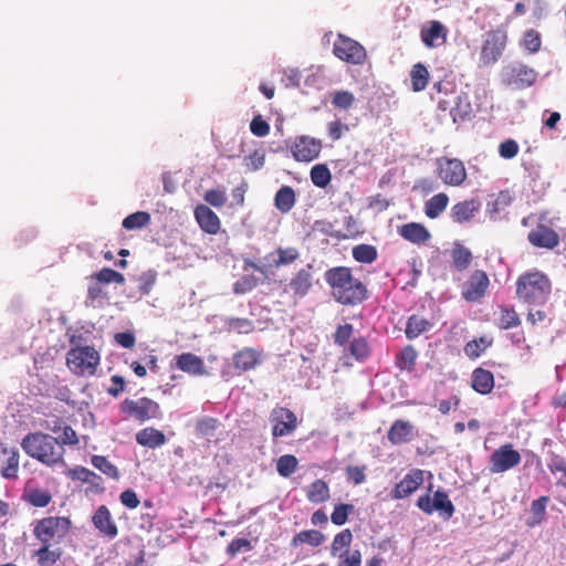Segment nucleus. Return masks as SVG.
I'll return each instance as SVG.
<instances>
[{"label":"nucleus","mask_w":566,"mask_h":566,"mask_svg":"<svg viewBox=\"0 0 566 566\" xmlns=\"http://www.w3.org/2000/svg\"><path fill=\"white\" fill-rule=\"evenodd\" d=\"M324 277L331 289V295L342 305L355 306L368 297L367 286L354 275L350 268H331Z\"/></svg>","instance_id":"obj_1"},{"label":"nucleus","mask_w":566,"mask_h":566,"mask_svg":"<svg viewBox=\"0 0 566 566\" xmlns=\"http://www.w3.org/2000/svg\"><path fill=\"white\" fill-rule=\"evenodd\" d=\"M21 446L28 455L48 467L65 465V449L48 433H29L23 438Z\"/></svg>","instance_id":"obj_2"},{"label":"nucleus","mask_w":566,"mask_h":566,"mask_svg":"<svg viewBox=\"0 0 566 566\" xmlns=\"http://www.w3.org/2000/svg\"><path fill=\"white\" fill-rule=\"evenodd\" d=\"M552 293V282L541 271L526 272L516 281V297L530 306L544 305Z\"/></svg>","instance_id":"obj_3"},{"label":"nucleus","mask_w":566,"mask_h":566,"mask_svg":"<svg viewBox=\"0 0 566 566\" xmlns=\"http://www.w3.org/2000/svg\"><path fill=\"white\" fill-rule=\"evenodd\" d=\"M101 361L99 353L93 346L72 347L66 354V365L76 376L91 377L96 374Z\"/></svg>","instance_id":"obj_4"},{"label":"nucleus","mask_w":566,"mask_h":566,"mask_svg":"<svg viewBox=\"0 0 566 566\" xmlns=\"http://www.w3.org/2000/svg\"><path fill=\"white\" fill-rule=\"evenodd\" d=\"M72 522L65 516H48L36 522L33 534L42 544H59L70 533Z\"/></svg>","instance_id":"obj_5"},{"label":"nucleus","mask_w":566,"mask_h":566,"mask_svg":"<svg viewBox=\"0 0 566 566\" xmlns=\"http://www.w3.org/2000/svg\"><path fill=\"white\" fill-rule=\"evenodd\" d=\"M506 43L507 32L504 28L488 31L480 53L482 64L485 66L495 64L501 59Z\"/></svg>","instance_id":"obj_6"},{"label":"nucleus","mask_w":566,"mask_h":566,"mask_svg":"<svg viewBox=\"0 0 566 566\" xmlns=\"http://www.w3.org/2000/svg\"><path fill=\"white\" fill-rule=\"evenodd\" d=\"M437 177L447 186L460 187L467 180V168L459 158L440 157L436 160Z\"/></svg>","instance_id":"obj_7"},{"label":"nucleus","mask_w":566,"mask_h":566,"mask_svg":"<svg viewBox=\"0 0 566 566\" xmlns=\"http://www.w3.org/2000/svg\"><path fill=\"white\" fill-rule=\"evenodd\" d=\"M537 78V72L523 63L507 65L502 71V82L513 90H525Z\"/></svg>","instance_id":"obj_8"},{"label":"nucleus","mask_w":566,"mask_h":566,"mask_svg":"<svg viewBox=\"0 0 566 566\" xmlns=\"http://www.w3.org/2000/svg\"><path fill=\"white\" fill-rule=\"evenodd\" d=\"M120 410L140 422L161 417L159 405L147 397L137 400L126 398L120 405Z\"/></svg>","instance_id":"obj_9"},{"label":"nucleus","mask_w":566,"mask_h":566,"mask_svg":"<svg viewBox=\"0 0 566 566\" xmlns=\"http://www.w3.org/2000/svg\"><path fill=\"white\" fill-rule=\"evenodd\" d=\"M522 461L521 453L512 443H505L496 448L489 460V471L492 474L504 473L517 467Z\"/></svg>","instance_id":"obj_10"},{"label":"nucleus","mask_w":566,"mask_h":566,"mask_svg":"<svg viewBox=\"0 0 566 566\" xmlns=\"http://www.w3.org/2000/svg\"><path fill=\"white\" fill-rule=\"evenodd\" d=\"M333 53L339 60L350 64H363L367 59L365 48L357 41L338 34L333 45Z\"/></svg>","instance_id":"obj_11"},{"label":"nucleus","mask_w":566,"mask_h":566,"mask_svg":"<svg viewBox=\"0 0 566 566\" xmlns=\"http://www.w3.org/2000/svg\"><path fill=\"white\" fill-rule=\"evenodd\" d=\"M417 506L428 515L437 511L446 520L451 518L455 512V507L448 494L441 490L434 492L432 500L429 494L419 496Z\"/></svg>","instance_id":"obj_12"},{"label":"nucleus","mask_w":566,"mask_h":566,"mask_svg":"<svg viewBox=\"0 0 566 566\" xmlns=\"http://www.w3.org/2000/svg\"><path fill=\"white\" fill-rule=\"evenodd\" d=\"M269 420L272 424L273 438L292 434L298 424L296 415L291 409L282 406H275L271 410Z\"/></svg>","instance_id":"obj_13"},{"label":"nucleus","mask_w":566,"mask_h":566,"mask_svg":"<svg viewBox=\"0 0 566 566\" xmlns=\"http://www.w3.org/2000/svg\"><path fill=\"white\" fill-rule=\"evenodd\" d=\"M490 279L485 271L474 270L461 290V296L467 302L475 303L483 298L489 290Z\"/></svg>","instance_id":"obj_14"},{"label":"nucleus","mask_w":566,"mask_h":566,"mask_svg":"<svg viewBox=\"0 0 566 566\" xmlns=\"http://www.w3.org/2000/svg\"><path fill=\"white\" fill-rule=\"evenodd\" d=\"M290 150L296 161L310 163L319 156L322 142L307 135L297 136L290 145Z\"/></svg>","instance_id":"obj_15"},{"label":"nucleus","mask_w":566,"mask_h":566,"mask_svg":"<svg viewBox=\"0 0 566 566\" xmlns=\"http://www.w3.org/2000/svg\"><path fill=\"white\" fill-rule=\"evenodd\" d=\"M314 286L313 265L307 264L293 274L284 287L285 293H291L295 300L305 297Z\"/></svg>","instance_id":"obj_16"},{"label":"nucleus","mask_w":566,"mask_h":566,"mask_svg":"<svg viewBox=\"0 0 566 566\" xmlns=\"http://www.w3.org/2000/svg\"><path fill=\"white\" fill-rule=\"evenodd\" d=\"M528 242L538 249L553 250L559 244L558 233L543 222V218L527 234Z\"/></svg>","instance_id":"obj_17"},{"label":"nucleus","mask_w":566,"mask_h":566,"mask_svg":"<svg viewBox=\"0 0 566 566\" xmlns=\"http://www.w3.org/2000/svg\"><path fill=\"white\" fill-rule=\"evenodd\" d=\"M422 483L423 471L420 469H412L395 485L390 492V497L392 500L406 499L415 493Z\"/></svg>","instance_id":"obj_18"},{"label":"nucleus","mask_w":566,"mask_h":566,"mask_svg":"<svg viewBox=\"0 0 566 566\" xmlns=\"http://www.w3.org/2000/svg\"><path fill=\"white\" fill-rule=\"evenodd\" d=\"M92 523L101 534L111 539L118 535V527L106 505H101L96 509L92 516Z\"/></svg>","instance_id":"obj_19"},{"label":"nucleus","mask_w":566,"mask_h":566,"mask_svg":"<svg viewBox=\"0 0 566 566\" xmlns=\"http://www.w3.org/2000/svg\"><path fill=\"white\" fill-rule=\"evenodd\" d=\"M67 476L73 481H80L88 485V491L102 493L104 491V481L94 471L76 465L67 471Z\"/></svg>","instance_id":"obj_20"},{"label":"nucleus","mask_w":566,"mask_h":566,"mask_svg":"<svg viewBox=\"0 0 566 566\" xmlns=\"http://www.w3.org/2000/svg\"><path fill=\"white\" fill-rule=\"evenodd\" d=\"M448 29L439 21L428 22L420 31L421 41L427 48H438L447 42Z\"/></svg>","instance_id":"obj_21"},{"label":"nucleus","mask_w":566,"mask_h":566,"mask_svg":"<svg viewBox=\"0 0 566 566\" xmlns=\"http://www.w3.org/2000/svg\"><path fill=\"white\" fill-rule=\"evenodd\" d=\"M398 234L406 241L421 245L431 239L430 231L419 222H408L397 227Z\"/></svg>","instance_id":"obj_22"},{"label":"nucleus","mask_w":566,"mask_h":566,"mask_svg":"<svg viewBox=\"0 0 566 566\" xmlns=\"http://www.w3.org/2000/svg\"><path fill=\"white\" fill-rule=\"evenodd\" d=\"M196 221L200 229L208 234H217L221 228V221L217 213L208 206L199 205L193 211Z\"/></svg>","instance_id":"obj_23"},{"label":"nucleus","mask_w":566,"mask_h":566,"mask_svg":"<svg viewBox=\"0 0 566 566\" xmlns=\"http://www.w3.org/2000/svg\"><path fill=\"white\" fill-rule=\"evenodd\" d=\"M19 471V451L15 448L0 446V472L6 479L17 478Z\"/></svg>","instance_id":"obj_24"},{"label":"nucleus","mask_w":566,"mask_h":566,"mask_svg":"<svg viewBox=\"0 0 566 566\" xmlns=\"http://www.w3.org/2000/svg\"><path fill=\"white\" fill-rule=\"evenodd\" d=\"M176 367L191 376H203L207 374L205 361L192 353H182L175 358Z\"/></svg>","instance_id":"obj_25"},{"label":"nucleus","mask_w":566,"mask_h":566,"mask_svg":"<svg viewBox=\"0 0 566 566\" xmlns=\"http://www.w3.org/2000/svg\"><path fill=\"white\" fill-rule=\"evenodd\" d=\"M387 438L394 446L407 443L413 438V426L407 420L398 419L390 426Z\"/></svg>","instance_id":"obj_26"},{"label":"nucleus","mask_w":566,"mask_h":566,"mask_svg":"<svg viewBox=\"0 0 566 566\" xmlns=\"http://www.w3.org/2000/svg\"><path fill=\"white\" fill-rule=\"evenodd\" d=\"M481 208L476 199H469L457 202L450 211L451 219L457 223H464L470 221Z\"/></svg>","instance_id":"obj_27"},{"label":"nucleus","mask_w":566,"mask_h":566,"mask_svg":"<svg viewBox=\"0 0 566 566\" xmlns=\"http://www.w3.org/2000/svg\"><path fill=\"white\" fill-rule=\"evenodd\" d=\"M261 360V353L252 347H244L233 355V365L240 371L254 369Z\"/></svg>","instance_id":"obj_28"},{"label":"nucleus","mask_w":566,"mask_h":566,"mask_svg":"<svg viewBox=\"0 0 566 566\" xmlns=\"http://www.w3.org/2000/svg\"><path fill=\"white\" fill-rule=\"evenodd\" d=\"M471 386L476 392L488 395L494 388V376L490 370L478 367L472 373Z\"/></svg>","instance_id":"obj_29"},{"label":"nucleus","mask_w":566,"mask_h":566,"mask_svg":"<svg viewBox=\"0 0 566 566\" xmlns=\"http://www.w3.org/2000/svg\"><path fill=\"white\" fill-rule=\"evenodd\" d=\"M136 441L143 447L156 449L166 443V436L154 427H147L136 433Z\"/></svg>","instance_id":"obj_30"},{"label":"nucleus","mask_w":566,"mask_h":566,"mask_svg":"<svg viewBox=\"0 0 566 566\" xmlns=\"http://www.w3.org/2000/svg\"><path fill=\"white\" fill-rule=\"evenodd\" d=\"M296 203V193L291 186H282L274 196V206L281 213L290 212Z\"/></svg>","instance_id":"obj_31"},{"label":"nucleus","mask_w":566,"mask_h":566,"mask_svg":"<svg viewBox=\"0 0 566 566\" xmlns=\"http://www.w3.org/2000/svg\"><path fill=\"white\" fill-rule=\"evenodd\" d=\"M433 324L417 314H412L407 322L405 334L408 339H415L418 336H420L422 333L428 332L431 329Z\"/></svg>","instance_id":"obj_32"},{"label":"nucleus","mask_w":566,"mask_h":566,"mask_svg":"<svg viewBox=\"0 0 566 566\" xmlns=\"http://www.w3.org/2000/svg\"><path fill=\"white\" fill-rule=\"evenodd\" d=\"M472 253L464 245L457 243L451 251L452 268L458 272L465 271L472 262Z\"/></svg>","instance_id":"obj_33"},{"label":"nucleus","mask_w":566,"mask_h":566,"mask_svg":"<svg viewBox=\"0 0 566 566\" xmlns=\"http://www.w3.org/2000/svg\"><path fill=\"white\" fill-rule=\"evenodd\" d=\"M449 197L444 192H439L431 197L424 203V213L430 219L438 218L447 208Z\"/></svg>","instance_id":"obj_34"},{"label":"nucleus","mask_w":566,"mask_h":566,"mask_svg":"<svg viewBox=\"0 0 566 566\" xmlns=\"http://www.w3.org/2000/svg\"><path fill=\"white\" fill-rule=\"evenodd\" d=\"M331 496L329 488L323 480L312 482L306 491V497L312 503H324Z\"/></svg>","instance_id":"obj_35"},{"label":"nucleus","mask_w":566,"mask_h":566,"mask_svg":"<svg viewBox=\"0 0 566 566\" xmlns=\"http://www.w3.org/2000/svg\"><path fill=\"white\" fill-rule=\"evenodd\" d=\"M499 327L501 329H510L521 325V318L511 305H501L499 307Z\"/></svg>","instance_id":"obj_36"},{"label":"nucleus","mask_w":566,"mask_h":566,"mask_svg":"<svg viewBox=\"0 0 566 566\" xmlns=\"http://www.w3.org/2000/svg\"><path fill=\"white\" fill-rule=\"evenodd\" d=\"M23 499L32 506L45 507L52 501V495L48 490L30 488L25 490Z\"/></svg>","instance_id":"obj_37"},{"label":"nucleus","mask_w":566,"mask_h":566,"mask_svg":"<svg viewBox=\"0 0 566 566\" xmlns=\"http://www.w3.org/2000/svg\"><path fill=\"white\" fill-rule=\"evenodd\" d=\"M51 546L52 544H42V546L35 551L34 555L40 566H52L60 560L62 556L61 548L52 549Z\"/></svg>","instance_id":"obj_38"},{"label":"nucleus","mask_w":566,"mask_h":566,"mask_svg":"<svg viewBox=\"0 0 566 566\" xmlns=\"http://www.w3.org/2000/svg\"><path fill=\"white\" fill-rule=\"evenodd\" d=\"M411 87L413 92L423 91L429 82V72L424 64L417 63L410 72Z\"/></svg>","instance_id":"obj_39"},{"label":"nucleus","mask_w":566,"mask_h":566,"mask_svg":"<svg viewBox=\"0 0 566 566\" xmlns=\"http://www.w3.org/2000/svg\"><path fill=\"white\" fill-rule=\"evenodd\" d=\"M325 541V536L323 533H321L319 531H316V530H307V531H302L300 533H297L292 542H291V545L292 546H297L298 544H308L311 546H319L323 544V542Z\"/></svg>","instance_id":"obj_40"},{"label":"nucleus","mask_w":566,"mask_h":566,"mask_svg":"<svg viewBox=\"0 0 566 566\" xmlns=\"http://www.w3.org/2000/svg\"><path fill=\"white\" fill-rule=\"evenodd\" d=\"M220 426L221 423L217 418L203 417L196 422L195 430L198 436L210 440V438L216 436V432Z\"/></svg>","instance_id":"obj_41"},{"label":"nucleus","mask_w":566,"mask_h":566,"mask_svg":"<svg viewBox=\"0 0 566 566\" xmlns=\"http://www.w3.org/2000/svg\"><path fill=\"white\" fill-rule=\"evenodd\" d=\"M417 350L413 346L403 347L396 356V365L401 370H412L417 359Z\"/></svg>","instance_id":"obj_42"},{"label":"nucleus","mask_w":566,"mask_h":566,"mask_svg":"<svg viewBox=\"0 0 566 566\" xmlns=\"http://www.w3.org/2000/svg\"><path fill=\"white\" fill-rule=\"evenodd\" d=\"M151 217L147 211H137L123 220V228L126 230H138L150 223Z\"/></svg>","instance_id":"obj_43"},{"label":"nucleus","mask_w":566,"mask_h":566,"mask_svg":"<svg viewBox=\"0 0 566 566\" xmlns=\"http://www.w3.org/2000/svg\"><path fill=\"white\" fill-rule=\"evenodd\" d=\"M275 254L277 255V258L273 261V265L275 268L293 264L300 258V251L294 247H280L275 250Z\"/></svg>","instance_id":"obj_44"},{"label":"nucleus","mask_w":566,"mask_h":566,"mask_svg":"<svg viewBox=\"0 0 566 566\" xmlns=\"http://www.w3.org/2000/svg\"><path fill=\"white\" fill-rule=\"evenodd\" d=\"M491 345L492 339L482 336L480 338L468 342L464 346V353L469 358L475 359L480 357L481 354L484 353Z\"/></svg>","instance_id":"obj_45"},{"label":"nucleus","mask_w":566,"mask_h":566,"mask_svg":"<svg viewBox=\"0 0 566 566\" xmlns=\"http://www.w3.org/2000/svg\"><path fill=\"white\" fill-rule=\"evenodd\" d=\"M352 254L354 260L359 263H373L378 256L377 249L365 243L354 247Z\"/></svg>","instance_id":"obj_46"},{"label":"nucleus","mask_w":566,"mask_h":566,"mask_svg":"<svg viewBox=\"0 0 566 566\" xmlns=\"http://www.w3.org/2000/svg\"><path fill=\"white\" fill-rule=\"evenodd\" d=\"M348 353L357 360H365L370 355V347L365 337L354 338L348 344Z\"/></svg>","instance_id":"obj_47"},{"label":"nucleus","mask_w":566,"mask_h":566,"mask_svg":"<svg viewBox=\"0 0 566 566\" xmlns=\"http://www.w3.org/2000/svg\"><path fill=\"white\" fill-rule=\"evenodd\" d=\"M310 176L312 182L318 188H325L332 180V174L324 164L313 166Z\"/></svg>","instance_id":"obj_48"},{"label":"nucleus","mask_w":566,"mask_h":566,"mask_svg":"<svg viewBox=\"0 0 566 566\" xmlns=\"http://www.w3.org/2000/svg\"><path fill=\"white\" fill-rule=\"evenodd\" d=\"M298 460L293 454L281 455L276 461V471L283 478L291 476L297 469Z\"/></svg>","instance_id":"obj_49"},{"label":"nucleus","mask_w":566,"mask_h":566,"mask_svg":"<svg viewBox=\"0 0 566 566\" xmlns=\"http://www.w3.org/2000/svg\"><path fill=\"white\" fill-rule=\"evenodd\" d=\"M91 462L94 468L111 479H119L118 469L104 455H93Z\"/></svg>","instance_id":"obj_50"},{"label":"nucleus","mask_w":566,"mask_h":566,"mask_svg":"<svg viewBox=\"0 0 566 566\" xmlns=\"http://www.w3.org/2000/svg\"><path fill=\"white\" fill-rule=\"evenodd\" d=\"M354 102L355 96L349 91L340 90L332 94V104L335 108L347 111L353 106Z\"/></svg>","instance_id":"obj_51"},{"label":"nucleus","mask_w":566,"mask_h":566,"mask_svg":"<svg viewBox=\"0 0 566 566\" xmlns=\"http://www.w3.org/2000/svg\"><path fill=\"white\" fill-rule=\"evenodd\" d=\"M355 511V506L348 503H340L335 505L334 511L331 515V521L333 524L340 526L344 525L348 516L353 514Z\"/></svg>","instance_id":"obj_52"},{"label":"nucleus","mask_w":566,"mask_h":566,"mask_svg":"<svg viewBox=\"0 0 566 566\" xmlns=\"http://www.w3.org/2000/svg\"><path fill=\"white\" fill-rule=\"evenodd\" d=\"M94 279L101 284L116 283L122 285L125 283L124 275L111 268L102 269L94 274Z\"/></svg>","instance_id":"obj_53"},{"label":"nucleus","mask_w":566,"mask_h":566,"mask_svg":"<svg viewBox=\"0 0 566 566\" xmlns=\"http://www.w3.org/2000/svg\"><path fill=\"white\" fill-rule=\"evenodd\" d=\"M522 45L530 53H536L541 50L542 39L539 32L534 29L526 30L523 35Z\"/></svg>","instance_id":"obj_54"},{"label":"nucleus","mask_w":566,"mask_h":566,"mask_svg":"<svg viewBox=\"0 0 566 566\" xmlns=\"http://www.w3.org/2000/svg\"><path fill=\"white\" fill-rule=\"evenodd\" d=\"M258 284L259 280L254 275L244 274L233 284V292L235 294H245L255 289Z\"/></svg>","instance_id":"obj_55"},{"label":"nucleus","mask_w":566,"mask_h":566,"mask_svg":"<svg viewBox=\"0 0 566 566\" xmlns=\"http://www.w3.org/2000/svg\"><path fill=\"white\" fill-rule=\"evenodd\" d=\"M157 281V272L148 270L143 272L138 277V290L140 294L148 295Z\"/></svg>","instance_id":"obj_56"},{"label":"nucleus","mask_w":566,"mask_h":566,"mask_svg":"<svg viewBox=\"0 0 566 566\" xmlns=\"http://www.w3.org/2000/svg\"><path fill=\"white\" fill-rule=\"evenodd\" d=\"M227 326L231 331L239 334H249L254 329L253 322L249 318L230 317L227 321Z\"/></svg>","instance_id":"obj_57"},{"label":"nucleus","mask_w":566,"mask_h":566,"mask_svg":"<svg viewBox=\"0 0 566 566\" xmlns=\"http://www.w3.org/2000/svg\"><path fill=\"white\" fill-rule=\"evenodd\" d=\"M54 439H56L63 448L64 446H76L78 443L75 430L66 423L63 424L62 430L57 433V437H54Z\"/></svg>","instance_id":"obj_58"},{"label":"nucleus","mask_w":566,"mask_h":566,"mask_svg":"<svg viewBox=\"0 0 566 566\" xmlns=\"http://www.w3.org/2000/svg\"><path fill=\"white\" fill-rule=\"evenodd\" d=\"M353 541V534L349 528H345L335 535L331 549L333 554H336L340 549L348 547Z\"/></svg>","instance_id":"obj_59"},{"label":"nucleus","mask_w":566,"mask_h":566,"mask_svg":"<svg viewBox=\"0 0 566 566\" xmlns=\"http://www.w3.org/2000/svg\"><path fill=\"white\" fill-rule=\"evenodd\" d=\"M353 333H354V327L352 324L349 323H346L344 325H339L337 328H336V332L334 334V343L338 346H346L348 345L349 343V339L352 338L353 336Z\"/></svg>","instance_id":"obj_60"},{"label":"nucleus","mask_w":566,"mask_h":566,"mask_svg":"<svg viewBox=\"0 0 566 566\" xmlns=\"http://www.w3.org/2000/svg\"><path fill=\"white\" fill-rule=\"evenodd\" d=\"M366 465H348L345 470L347 480L358 485L366 481Z\"/></svg>","instance_id":"obj_61"},{"label":"nucleus","mask_w":566,"mask_h":566,"mask_svg":"<svg viewBox=\"0 0 566 566\" xmlns=\"http://www.w3.org/2000/svg\"><path fill=\"white\" fill-rule=\"evenodd\" d=\"M548 469L553 474H562L556 484L566 488V461L562 458H555L548 464Z\"/></svg>","instance_id":"obj_62"},{"label":"nucleus","mask_w":566,"mask_h":566,"mask_svg":"<svg viewBox=\"0 0 566 566\" xmlns=\"http://www.w3.org/2000/svg\"><path fill=\"white\" fill-rule=\"evenodd\" d=\"M203 199L207 203L221 208L227 201V195L224 190L210 189L206 191Z\"/></svg>","instance_id":"obj_63"},{"label":"nucleus","mask_w":566,"mask_h":566,"mask_svg":"<svg viewBox=\"0 0 566 566\" xmlns=\"http://www.w3.org/2000/svg\"><path fill=\"white\" fill-rule=\"evenodd\" d=\"M520 151V146L514 139H506L499 145V154L504 159L514 158Z\"/></svg>","instance_id":"obj_64"}]
</instances>
